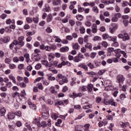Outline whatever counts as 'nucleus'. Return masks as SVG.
Listing matches in <instances>:
<instances>
[{"label":"nucleus","mask_w":131,"mask_h":131,"mask_svg":"<svg viewBox=\"0 0 131 131\" xmlns=\"http://www.w3.org/2000/svg\"><path fill=\"white\" fill-rule=\"evenodd\" d=\"M120 52H121V50L118 49L115 50V53H116V57L117 58H120L121 56V54H120Z\"/></svg>","instance_id":"obj_7"},{"label":"nucleus","mask_w":131,"mask_h":131,"mask_svg":"<svg viewBox=\"0 0 131 131\" xmlns=\"http://www.w3.org/2000/svg\"><path fill=\"white\" fill-rule=\"evenodd\" d=\"M101 100H102V98H101V97H96V103H100V102H101Z\"/></svg>","instance_id":"obj_64"},{"label":"nucleus","mask_w":131,"mask_h":131,"mask_svg":"<svg viewBox=\"0 0 131 131\" xmlns=\"http://www.w3.org/2000/svg\"><path fill=\"white\" fill-rule=\"evenodd\" d=\"M46 31V32H47L48 33H51L53 32V30H52V29H51V27H47Z\"/></svg>","instance_id":"obj_37"},{"label":"nucleus","mask_w":131,"mask_h":131,"mask_svg":"<svg viewBox=\"0 0 131 131\" xmlns=\"http://www.w3.org/2000/svg\"><path fill=\"white\" fill-rule=\"evenodd\" d=\"M130 12V9L129 8L126 7L124 9L125 14H128V13H129Z\"/></svg>","instance_id":"obj_47"},{"label":"nucleus","mask_w":131,"mask_h":131,"mask_svg":"<svg viewBox=\"0 0 131 131\" xmlns=\"http://www.w3.org/2000/svg\"><path fill=\"white\" fill-rule=\"evenodd\" d=\"M69 51V48L67 46L60 48V52L64 53L65 52H68Z\"/></svg>","instance_id":"obj_14"},{"label":"nucleus","mask_w":131,"mask_h":131,"mask_svg":"<svg viewBox=\"0 0 131 131\" xmlns=\"http://www.w3.org/2000/svg\"><path fill=\"white\" fill-rule=\"evenodd\" d=\"M48 79H49V80H51V81L56 80V78L55 77H53L52 76H49L48 77Z\"/></svg>","instance_id":"obj_60"},{"label":"nucleus","mask_w":131,"mask_h":131,"mask_svg":"<svg viewBox=\"0 0 131 131\" xmlns=\"http://www.w3.org/2000/svg\"><path fill=\"white\" fill-rule=\"evenodd\" d=\"M83 41L84 42L88 43V41H89V35H86L84 36Z\"/></svg>","instance_id":"obj_43"},{"label":"nucleus","mask_w":131,"mask_h":131,"mask_svg":"<svg viewBox=\"0 0 131 131\" xmlns=\"http://www.w3.org/2000/svg\"><path fill=\"white\" fill-rule=\"evenodd\" d=\"M76 18L78 21H81L83 19V16L80 14L76 15Z\"/></svg>","instance_id":"obj_26"},{"label":"nucleus","mask_w":131,"mask_h":131,"mask_svg":"<svg viewBox=\"0 0 131 131\" xmlns=\"http://www.w3.org/2000/svg\"><path fill=\"white\" fill-rule=\"evenodd\" d=\"M85 48H86V49H89L90 51H93V45L91 43H86Z\"/></svg>","instance_id":"obj_9"},{"label":"nucleus","mask_w":131,"mask_h":131,"mask_svg":"<svg viewBox=\"0 0 131 131\" xmlns=\"http://www.w3.org/2000/svg\"><path fill=\"white\" fill-rule=\"evenodd\" d=\"M45 50H46L47 52L51 51V47H50L49 46H45Z\"/></svg>","instance_id":"obj_63"},{"label":"nucleus","mask_w":131,"mask_h":131,"mask_svg":"<svg viewBox=\"0 0 131 131\" xmlns=\"http://www.w3.org/2000/svg\"><path fill=\"white\" fill-rule=\"evenodd\" d=\"M96 56H97V53L92 52L90 55V57L91 58V59H95V58H96Z\"/></svg>","instance_id":"obj_29"},{"label":"nucleus","mask_w":131,"mask_h":131,"mask_svg":"<svg viewBox=\"0 0 131 131\" xmlns=\"http://www.w3.org/2000/svg\"><path fill=\"white\" fill-rule=\"evenodd\" d=\"M108 36H109V35H108L107 34H103L102 35L103 39L104 40L107 39V38H108Z\"/></svg>","instance_id":"obj_56"},{"label":"nucleus","mask_w":131,"mask_h":131,"mask_svg":"<svg viewBox=\"0 0 131 131\" xmlns=\"http://www.w3.org/2000/svg\"><path fill=\"white\" fill-rule=\"evenodd\" d=\"M108 53H110L111 54V53H113V52H115V50H114V48H109L107 49Z\"/></svg>","instance_id":"obj_38"},{"label":"nucleus","mask_w":131,"mask_h":131,"mask_svg":"<svg viewBox=\"0 0 131 131\" xmlns=\"http://www.w3.org/2000/svg\"><path fill=\"white\" fill-rule=\"evenodd\" d=\"M68 17H70V15H68L66 17L62 19L61 22L62 23H67L68 22Z\"/></svg>","instance_id":"obj_21"},{"label":"nucleus","mask_w":131,"mask_h":131,"mask_svg":"<svg viewBox=\"0 0 131 131\" xmlns=\"http://www.w3.org/2000/svg\"><path fill=\"white\" fill-rule=\"evenodd\" d=\"M47 22H51L52 20H53V16H52L51 14L48 15V16L47 17Z\"/></svg>","instance_id":"obj_25"},{"label":"nucleus","mask_w":131,"mask_h":131,"mask_svg":"<svg viewBox=\"0 0 131 131\" xmlns=\"http://www.w3.org/2000/svg\"><path fill=\"white\" fill-rule=\"evenodd\" d=\"M14 46H17V45H15V40H13V41L9 45V48L10 50H13V48H14Z\"/></svg>","instance_id":"obj_30"},{"label":"nucleus","mask_w":131,"mask_h":131,"mask_svg":"<svg viewBox=\"0 0 131 131\" xmlns=\"http://www.w3.org/2000/svg\"><path fill=\"white\" fill-rule=\"evenodd\" d=\"M9 67L10 69L13 70L16 68V66L15 65V64L10 63L9 64Z\"/></svg>","instance_id":"obj_34"},{"label":"nucleus","mask_w":131,"mask_h":131,"mask_svg":"<svg viewBox=\"0 0 131 131\" xmlns=\"http://www.w3.org/2000/svg\"><path fill=\"white\" fill-rule=\"evenodd\" d=\"M126 98V96L124 94V93H122L120 95V99L122 101H123L124 99Z\"/></svg>","instance_id":"obj_27"},{"label":"nucleus","mask_w":131,"mask_h":131,"mask_svg":"<svg viewBox=\"0 0 131 131\" xmlns=\"http://www.w3.org/2000/svg\"><path fill=\"white\" fill-rule=\"evenodd\" d=\"M90 124H86L84 125V131H90L89 128H90Z\"/></svg>","instance_id":"obj_22"},{"label":"nucleus","mask_w":131,"mask_h":131,"mask_svg":"<svg viewBox=\"0 0 131 131\" xmlns=\"http://www.w3.org/2000/svg\"><path fill=\"white\" fill-rule=\"evenodd\" d=\"M85 25L87 27H91V26H92V23H91L90 21H86L85 23Z\"/></svg>","instance_id":"obj_53"},{"label":"nucleus","mask_w":131,"mask_h":131,"mask_svg":"<svg viewBox=\"0 0 131 131\" xmlns=\"http://www.w3.org/2000/svg\"><path fill=\"white\" fill-rule=\"evenodd\" d=\"M5 62L6 64H9V65H10L11 62H12V60L10 59V58H6L5 59Z\"/></svg>","instance_id":"obj_46"},{"label":"nucleus","mask_w":131,"mask_h":131,"mask_svg":"<svg viewBox=\"0 0 131 131\" xmlns=\"http://www.w3.org/2000/svg\"><path fill=\"white\" fill-rule=\"evenodd\" d=\"M108 40H110V41H117V37L115 36L114 37L112 36H109L107 38Z\"/></svg>","instance_id":"obj_13"},{"label":"nucleus","mask_w":131,"mask_h":131,"mask_svg":"<svg viewBox=\"0 0 131 131\" xmlns=\"http://www.w3.org/2000/svg\"><path fill=\"white\" fill-rule=\"evenodd\" d=\"M61 3H62L61 0H53L52 1V4L53 6H59Z\"/></svg>","instance_id":"obj_10"},{"label":"nucleus","mask_w":131,"mask_h":131,"mask_svg":"<svg viewBox=\"0 0 131 131\" xmlns=\"http://www.w3.org/2000/svg\"><path fill=\"white\" fill-rule=\"evenodd\" d=\"M24 57L26 59V62L28 63L30 61V55L28 53H26L24 55Z\"/></svg>","instance_id":"obj_12"},{"label":"nucleus","mask_w":131,"mask_h":131,"mask_svg":"<svg viewBox=\"0 0 131 131\" xmlns=\"http://www.w3.org/2000/svg\"><path fill=\"white\" fill-rule=\"evenodd\" d=\"M33 20L34 22V23L37 24V23H38V17H34Z\"/></svg>","instance_id":"obj_62"},{"label":"nucleus","mask_w":131,"mask_h":131,"mask_svg":"<svg viewBox=\"0 0 131 131\" xmlns=\"http://www.w3.org/2000/svg\"><path fill=\"white\" fill-rule=\"evenodd\" d=\"M92 107V104L90 105H84L82 107V108L84 109V110H86L88 109H90Z\"/></svg>","instance_id":"obj_36"},{"label":"nucleus","mask_w":131,"mask_h":131,"mask_svg":"<svg viewBox=\"0 0 131 131\" xmlns=\"http://www.w3.org/2000/svg\"><path fill=\"white\" fill-rule=\"evenodd\" d=\"M47 125V122L46 121H42L41 123V127H43V128H45V127H46Z\"/></svg>","instance_id":"obj_45"},{"label":"nucleus","mask_w":131,"mask_h":131,"mask_svg":"<svg viewBox=\"0 0 131 131\" xmlns=\"http://www.w3.org/2000/svg\"><path fill=\"white\" fill-rule=\"evenodd\" d=\"M1 90L2 91V92H7L8 89L6 86H2L1 87Z\"/></svg>","instance_id":"obj_61"},{"label":"nucleus","mask_w":131,"mask_h":131,"mask_svg":"<svg viewBox=\"0 0 131 131\" xmlns=\"http://www.w3.org/2000/svg\"><path fill=\"white\" fill-rule=\"evenodd\" d=\"M77 93H73V95H70V98L75 99V98H77Z\"/></svg>","instance_id":"obj_49"},{"label":"nucleus","mask_w":131,"mask_h":131,"mask_svg":"<svg viewBox=\"0 0 131 131\" xmlns=\"http://www.w3.org/2000/svg\"><path fill=\"white\" fill-rule=\"evenodd\" d=\"M30 108H32L33 110H36V105L33 103L30 106Z\"/></svg>","instance_id":"obj_58"},{"label":"nucleus","mask_w":131,"mask_h":131,"mask_svg":"<svg viewBox=\"0 0 131 131\" xmlns=\"http://www.w3.org/2000/svg\"><path fill=\"white\" fill-rule=\"evenodd\" d=\"M25 39V37L23 36H19L18 38V40H15V43L17 46H20V47H24V46L25 45V42L23 41Z\"/></svg>","instance_id":"obj_1"},{"label":"nucleus","mask_w":131,"mask_h":131,"mask_svg":"<svg viewBox=\"0 0 131 131\" xmlns=\"http://www.w3.org/2000/svg\"><path fill=\"white\" fill-rule=\"evenodd\" d=\"M78 67H80L81 68H82V69H85L86 71H88L89 70L88 69V66L85 65L84 63H80L78 64Z\"/></svg>","instance_id":"obj_8"},{"label":"nucleus","mask_w":131,"mask_h":131,"mask_svg":"<svg viewBox=\"0 0 131 131\" xmlns=\"http://www.w3.org/2000/svg\"><path fill=\"white\" fill-rule=\"evenodd\" d=\"M48 61L46 60H43L41 61V63L42 65H45L46 67H47L48 65Z\"/></svg>","instance_id":"obj_48"},{"label":"nucleus","mask_w":131,"mask_h":131,"mask_svg":"<svg viewBox=\"0 0 131 131\" xmlns=\"http://www.w3.org/2000/svg\"><path fill=\"white\" fill-rule=\"evenodd\" d=\"M126 40H129V36L127 33H124V38L123 41H126Z\"/></svg>","instance_id":"obj_17"},{"label":"nucleus","mask_w":131,"mask_h":131,"mask_svg":"<svg viewBox=\"0 0 131 131\" xmlns=\"http://www.w3.org/2000/svg\"><path fill=\"white\" fill-rule=\"evenodd\" d=\"M106 71L107 70H100V71L98 72V74L99 75H103V74L105 73V72H106Z\"/></svg>","instance_id":"obj_33"},{"label":"nucleus","mask_w":131,"mask_h":131,"mask_svg":"<svg viewBox=\"0 0 131 131\" xmlns=\"http://www.w3.org/2000/svg\"><path fill=\"white\" fill-rule=\"evenodd\" d=\"M117 79L118 80V83H122V82H123V81H124V80L125 79L124 78V77H123V75H118L117 77Z\"/></svg>","instance_id":"obj_3"},{"label":"nucleus","mask_w":131,"mask_h":131,"mask_svg":"<svg viewBox=\"0 0 131 131\" xmlns=\"http://www.w3.org/2000/svg\"><path fill=\"white\" fill-rule=\"evenodd\" d=\"M19 85L20 86V88H25L27 86L26 84L23 82L19 83Z\"/></svg>","instance_id":"obj_57"},{"label":"nucleus","mask_w":131,"mask_h":131,"mask_svg":"<svg viewBox=\"0 0 131 131\" xmlns=\"http://www.w3.org/2000/svg\"><path fill=\"white\" fill-rule=\"evenodd\" d=\"M73 48L74 50H79L80 49V46L78 45V43H76L73 45Z\"/></svg>","instance_id":"obj_18"},{"label":"nucleus","mask_w":131,"mask_h":131,"mask_svg":"<svg viewBox=\"0 0 131 131\" xmlns=\"http://www.w3.org/2000/svg\"><path fill=\"white\" fill-rule=\"evenodd\" d=\"M6 112H7V110L5 107H2L0 109V115L2 117H5V115H6Z\"/></svg>","instance_id":"obj_4"},{"label":"nucleus","mask_w":131,"mask_h":131,"mask_svg":"<svg viewBox=\"0 0 131 131\" xmlns=\"http://www.w3.org/2000/svg\"><path fill=\"white\" fill-rule=\"evenodd\" d=\"M50 92L51 94H54V95H57L58 94V92L57 91L55 90V87L51 86L50 89Z\"/></svg>","instance_id":"obj_11"},{"label":"nucleus","mask_w":131,"mask_h":131,"mask_svg":"<svg viewBox=\"0 0 131 131\" xmlns=\"http://www.w3.org/2000/svg\"><path fill=\"white\" fill-rule=\"evenodd\" d=\"M10 37H5L3 38V42L4 43H7V42H9V41H10Z\"/></svg>","instance_id":"obj_19"},{"label":"nucleus","mask_w":131,"mask_h":131,"mask_svg":"<svg viewBox=\"0 0 131 131\" xmlns=\"http://www.w3.org/2000/svg\"><path fill=\"white\" fill-rule=\"evenodd\" d=\"M69 23L71 26H74V25L75 24V21H74V20L73 19H71L69 20Z\"/></svg>","instance_id":"obj_51"},{"label":"nucleus","mask_w":131,"mask_h":131,"mask_svg":"<svg viewBox=\"0 0 131 131\" xmlns=\"http://www.w3.org/2000/svg\"><path fill=\"white\" fill-rule=\"evenodd\" d=\"M98 31V29H97V25L96 24H94L92 26V32L93 33H97Z\"/></svg>","instance_id":"obj_6"},{"label":"nucleus","mask_w":131,"mask_h":131,"mask_svg":"<svg viewBox=\"0 0 131 131\" xmlns=\"http://www.w3.org/2000/svg\"><path fill=\"white\" fill-rule=\"evenodd\" d=\"M101 45L102 47H104V48H107V47H108V43H107L105 41H103L101 42Z\"/></svg>","instance_id":"obj_42"},{"label":"nucleus","mask_w":131,"mask_h":131,"mask_svg":"<svg viewBox=\"0 0 131 131\" xmlns=\"http://www.w3.org/2000/svg\"><path fill=\"white\" fill-rule=\"evenodd\" d=\"M87 66H88L89 68H90V69H94L95 68V67L93 64H92V62H89L87 64Z\"/></svg>","instance_id":"obj_41"},{"label":"nucleus","mask_w":131,"mask_h":131,"mask_svg":"<svg viewBox=\"0 0 131 131\" xmlns=\"http://www.w3.org/2000/svg\"><path fill=\"white\" fill-rule=\"evenodd\" d=\"M15 115H16V116H19V117H21V116H22V115L21 114V112L19 111L14 113V116Z\"/></svg>","instance_id":"obj_44"},{"label":"nucleus","mask_w":131,"mask_h":131,"mask_svg":"<svg viewBox=\"0 0 131 131\" xmlns=\"http://www.w3.org/2000/svg\"><path fill=\"white\" fill-rule=\"evenodd\" d=\"M42 11L43 12H49L51 11V7H50L49 6H46L45 8L43 9Z\"/></svg>","instance_id":"obj_20"},{"label":"nucleus","mask_w":131,"mask_h":131,"mask_svg":"<svg viewBox=\"0 0 131 131\" xmlns=\"http://www.w3.org/2000/svg\"><path fill=\"white\" fill-rule=\"evenodd\" d=\"M92 11L95 12V13H99V9H98V7H97V6L93 7L92 8Z\"/></svg>","instance_id":"obj_31"},{"label":"nucleus","mask_w":131,"mask_h":131,"mask_svg":"<svg viewBox=\"0 0 131 131\" xmlns=\"http://www.w3.org/2000/svg\"><path fill=\"white\" fill-rule=\"evenodd\" d=\"M41 79H43V77L37 78L34 80V83H35V82H36L37 81H40V80H41Z\"/></svg>","instance_id":"obj_55"},{"label":"nucleus","mask_w":131,"mask_h":131,"mask_svg":"<svg viewBox=\"0 0 131 131\" xmlns=\"http://www.w3.org/2000/svg\"><path fill=\"white\" fill-rule=\"evenodd\" d=\"M38 88L39 90H43V86H42V84L41 83H38Z\"/></svg>","instance_id":"obj_59"},{"label":"nucleus","mask_w":131,"mask_h":131,"mask_svg":"<svg viewBox=\"0 0 131 131\" xmlns=\"http://www.w3.org/2000/svg\"><path fill=\"white\" fill-rule=\"evenodd\" d=\"M16 124L17 127H20V126H22V123L20 121H17L16 123Z\"/></svg>","instance_id":"obj_54"},{"label":"nucleus","mask_w":131,"mask_h":131,"mask_svg":"<svg viewBox=\"0 0 131 131\" xmlns=\"http://www.w3.org/2000/svg\"><path fill=\"white\" fill-rule=\"evenodd\" d=\"M8 119H11V120L14 119V118H15V114L14 112H11L8 113Z\"/></svg>","instance_id":"obj_5"},{"label":"nucleus","mask_w":131,"mask_h":131,"mask_svg":"<svg viewBox=\"0 0 131 131\" xmlns=\"http://www.w3.org/2000/svg\"><path fill=\"white\" fill-rule=\"evenodd\" d=\"M78 41L79 45H82L83 43V38L79 37L78 39Z\"/></svg>","instance_id":"obj_39"},{"label":"nucleus","mask_w":131,"mask_h":131,"mask_svg":"<svg viewBox=\"0 0 131 131\" xmlns=\"http://www.w3.org/2000/svg\"><path fill=\"white\" fill-rule=\"evenodd\" d=\"M84 11V8L81 7L80 5H78V12L81 13Z\"/></svg>","instance_id":"obj_24"},{"label":"nucleus","mask_w":131,"mask_h":131,"mask_svg":"<svg viewBox=\"0 0 131 131\" xmlns=\"http://www.w3.org/2000/svg\"><path fill=\"white\" fill-rule=\"evenodd\" d=\"M25 96H26V92H25V90H23L20 93V96L21 98H25Z\"/></svg>","instance_id":"obj_28"},{"label":"nucleus","mask_w":131,"mask_h":131,"mask_svg":"<svg viewBox=\"0 0 131 131\" xmlns=\"http://www.w3.org/2000/svg\"><path fill=\"white\" fill-rule=\"evenodd\" d=\"M87 89L89 92L92 93V92H93V89H94V85L92 84H89L87 86Z\"/></svg>","instance_id":"obj_15"},{"label":"nucleus","mask_w":131,"mask_h":131,"mask_svg":"<svg viewBox=\"0 0 131 131\" xmlns=\"http://www.w3.org/2000/svg\"><path fill=\"white\" fill-rule=\"evenodd\" d=\"M79 31L80 33H81L82 34H83L84 32H85V29L84 28V27L81 26L79 28Z\"/></svg>","instance_id":"obj_23"},{"label":"nucleus","mask_w":131,"mask_h":131,"mask_svg":"<svg viewBox=\"0 0 131 131\" xmlns=\"http://www.w3.org/2000/svg\"><path fill=\"white\" fill-rule=\"evenodd\" d=\"M80 61H81L80 59H79V57L78 56H75L74 59V62L75 63L80 62Z\"/></svg>","instance_id":"obj_32"},{"label":"nucleus","mask_w":131,"mask_h":131,"mask_svg":"<svg viewBox=\"0 0 131 131\" xmlns=\"http://www.w3.org/2000/svg\"><path fill=\"white\" fill-rule=\"evenodd\" d=\"M16 96H17V97H19V98H20V94L18 92H15L14 93L12 94V96L15 98V97H16Z\"/></svg>","instance_id":"obj_52"},{"label":"nucleus","mask_w":131,"mask_h":131,"mask_svg":"<svg viewBox=\"0 0 131 131\" xmlns=\"http://www.w3.org/2000/svg\"><path fill=\"white\" fill-rule=\"evenodd\" d=\"M104 104L105 105H112V106H114L115 107H117V103L114 102V100L111 99L110 100L104 99L103 101Z\"/></svg>","instance_id":"obj_2"},{"label":"nucleus","mask_w":131,"mask_h":131,"mask_svg":"<svg viewBox=\"0 0 131 131\" xmlns=\"http://www.w3.org/2000/svg\"><path fill=\"white\" fill-rule=\"evenodd\" d=\"M8 127H9V130H13L15 128V126L13 125H8Z\"/></svg>","instance_id":"obj_50"},{"label":"nucleus","mask_w":131,"mask_h":131,"mask_svg":"<svg viewBox=\"0 0 131 131\" xmlns=\"http://www.w3.org/2000/svg\"><path fill=\"white\" fill-rule=\"evenodd\" d=\"M35 69H36V70H39V69H40V68H41V64L40 63H37L36 66L35 67Z\"/></svg>","instance_id":"obj_40"},{"label":"nucleus","mask_w":131,"mask_h":131,"mask_svg":"<svg viewBox=\"0 0 131 131\" xmlns=\"http://www.w3.org/2000/svg\"><path fill=\"white\" fill-rule=\"evenodd\" d=\"M102 38H101V37H99L98 36H95L93 38V40H94V41H97V40H101Z\"/></svg>","instance_id":"obj_35"},{"label":"nucleus","mask_w":131,"mask_h":131,"mask_svg":"<svg viewBox=\"0 0 131 131\" xmlns=\"http://www.w3.org/2000/svg\"><path fill=\"white\" fill-rule=\"evenodd\" d=\"M64 106V102H63V100L57 101L55 102V106Z\"/></svg>","instance_id":"obj_16"}]
</instances>
